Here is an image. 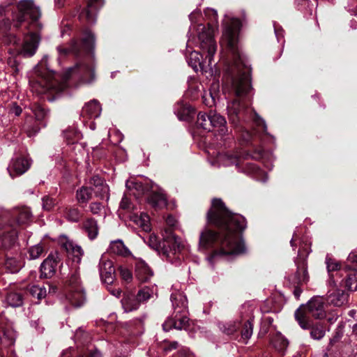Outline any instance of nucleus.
Instances as JSON below:
<instances>
[{"label":"nucleus","instance_id":"f257e3e1","mask_svg":"<svg viewBox=\"0 0 357 357\" xmlns=\"http://www.w3.org/2000/svg\"><path fill=\"white\" fill-rule=\"evenodd\" d=\"M222 26L221 45L231 54V61L227 64L222 86L224 93L228 94L227 98L230 99L227 102V115L230 123L240 133L241 139L247 144L253 137L245 128V124L252 121L255 126L265 133L267 126L264 120L250 108L253 95L250 69L238 47V33L242 23L238 19L226 15Z\"/></svg>","mask_w":357,"mask_h":357},{"label":"nucleus","instance_id":"f03ea898","mask_svg":"<svg viewBox=\"0 0 357 357\" xmlns=\"http://www.w3.org/2000/svg\"><path fill=\"white\" fill-rule=\"evenodd\" d=\"M206 219L207 223L215 227L219 231L206 227L200 234L199 244L202 247L215 248L214 257L245 252V246L241 235L247 226L243 216L230 212L220 199H213Z\"/></svg>","mask_w":357,"mask_h":357},{"label":"nucleus","instance_id":"7ed1b4c3","mask_svg":"<svg viewBox=\"0 0 357 357\" xmlns=\"http://www.w3.org/2000/svg\"><path fill=\"white\" fill-rule=\"evenodd\" d=\"M94 36L89 31L83 33L81 41L72 39L68 44H62L56 47L58 61L61 62L68 56L73 55L78 59L75 66L70 68L63 75V79L76 77L82 82L89 83L94 79Z\"/></svg>","mask_w":357,"mask_h":357},{"label":"nucleus","instance_id":"20e7f679","mask_svg":"<svg viewBox=\"0 0 357 357\" xmlns=\"http://www.w3.org/2000/svg\"><path fill=\"white\" fill-rule=\"evenodd\" d=\"M197 45L203 54H206L205 59H203V55L199 52L195 50L191 51L187 57L189 66L195 72L201 70L206 73L212 70L213 56L217 50V45L214 38L211 37V31L199 32Z\"/></svg>","mask_w":357,"mask_h":357},{"label":"nucleus","instance_id":"39448f33","mask_svg":"<svg viewBox=\"0 0 357 357\" xmlns=\"http://www.w3.org/2000/svg\"><path fill=\"white\" fill-rule=\"evenodd\" d=\"M296 242L299 243L298 256L294 259L296 271L294 275L289 276L288 279L294 284L302 285L309 280L307 257L311 251L310 243L305 237L301 238L297 234L294 233L290 241L291 246L294 248L296 247Z\"/></svg>","mask_w":357,"mask_h":357},{"label":"nucleus","instance_id":"423d86ee","mask_svg":"<svg viewBox=\"0 0 357 357\" xmlns=\"http://www.w3.org/2000/svg\"><path fill=\"white\" fill-rule=\"evenodd\" d=\"M168 225L163 231L162 241L156 245V249L167 260L173 263V257L179 259L178 252L183 247L181 239L173 234V227L176 225V220L172 215H168L166 218Z\"/></svg>","mask_w":357,"mask_h":357},{"label":"nucleus","instance_id":"0eeeda50","mask_svg":"<svg viewBox=\"0 0 357 357\" xmlns=\"http://www.w3.org/2000/svg\"><path fill=\"white\" fill-rule=\"evenodd\" d=\"M326 315L325 300L320 296L312 298L305 305H301L294 313L296 320L305 330L310 328V317L321 319Z\"/></svg>","mask_w":357,"mask_h":357},{"label":"nucleus","instance_id":"6e6552de","mask_svg":"<svg viewBox=\"0 0 357 357\" xmlns=\"http://www.w3.org/2000/svg\"><path fill=\"white\" fill-rule=\"evenodd\" d=\"M17 9L19 14L15 24L16 29L20 28L27 20H30L29 22V26H33L36 29L42 28L41 24L38 22L40 17V10L35 6L32 0H20L17 3Z\"/></svg>","mask_w":357,"mask_h":357},{"label":"nucleus","instance_id":"1a4fd4ad","mask_svg":"<svg viewBox=\"0 0 357 357\" xmlns=\"http://www.w3.org/2000/svg\"><path fill=\"white\" fill-rule=\"evenodd\" d=\"M216 162H218L219 165L225 167L234 165L238 171H243L248 174H257L261 173V169L255 163L247 162L243 164L241 155L237 153H219L216 158Z\"/></svg>","mask_w":357,"mask_h":357},{"label":"nucleus","instance_id":"9d476101","mask_svg":"<svg viewBox=\"0 0 357 357\" xmlns=\"http://www.w3.org/2000/svg\"><path fill=\"white\" fill-rule=\"evenodd\" d=\"M31 109L35 116L36 123L32 125L26 121L24 126V130L30 137L36 135L41 127L46 126L49 115L48 111L38 103L33 104Z\"/></svg>","mask_w":357,"mask_h":357},{"label":"nucleus","instance_id":"9b49d317","mask_svg":"<svg viewBox=\"0 0 357 357\" xmlns=\"http://www.w3.org/2000/svg\"><path fill=\"white\" fill-rule=\"evenodd\" d=\"M10 218L15 222V224L10 223V220L6 217L0 216V219L3 220L4 221V225H11L15 229H16L17 237V227L28 225L32 220V213L29 207H16L12 211Z\"/></svg>","mask_w":357,"mask_h":357},{"label":"nucleus","instance_id":"f8f14e48","mask_svg":"<svg viewBox=\"0 0 357 357\" xmlns=\"http://www.w3.org/2000/svg\"><path fill=\"white\" fill-rule=\"evenodd\" d=\"M0 219V252L14 248L17 239V231L11 225H4Z\"/></svg>","mask_w":357,"mask_h":357},{"label":"nucleus","instance_id":"ddd939ff","mask_svg":"<svg viewBox=\"0 0 357 357\" xmlns=\"http://www.w3.org/2000/svg\"><path fill=\"white\" fill-rule=\"evenodd\" d=\"M40 37L37 33L31 31L24 36V43L18 54L24 57H31L38 49Z\"/></svg>","mask_w":357,"mask_h":357},{"label":"nucleus","instance_id":"4468645a","mask_svg":"<svg viewBox=\"0 0 357 357\" xmlns=\"http://www.w3.org/2000/svg\"><path fill=\"white\" fill-rule=\"evenodd\" d=\"M31 166V161L24 156H16L13 158L8 167L7 170L11 178H14L24 174Z\"/></svg>","mask_w":357,"mask_h":357},{"label":"nucleus","instance_id":"2eb2a0df","mask_svg":"<svg viewBox=\"0 0 357 357\" xmlns=\"http://www.w3.org/2000/svg\"><path fill=\"white\" fill-rule=\"evenodd\" d=\"M86 185L91 187L96 197L100 199L109 198V187L105 181L98 175L93 176L86 182Z\"/></svg>","mask_w":357,"mask_h":357},{"label":"nucleus","instance_id":"dca6fc26","mask_svg":"<svg viewBox=\"0 0 357 357\" xmlns=\"http://www.w3.org/2000/svg\"><path fill=\"white\" fill-rule=\"evenodd\" d=\"M104 0H89L87 7L79 14V18L85 19L88 23L96 22L97 10L103 6Z\"/></svg>","mask_w":357,"mask_h":357},{"label":"nucleus","instance_id":"f3484780","mask_svg":"<svg viewBox=\"0 0 357 357\" xmlns=\"http://www.w3.org/2000/svg\"><path fill=\"white\" fill-rule=\"evenodd\" d=\"M59 261L60 258L58 254H50L40 266L41 275L45 278H51L54 274Z\"/></svg>","mask_w":357,"mask_h":357},{"label":"nucleus","instance_id":"a211bd4d","mask_svg":"<svg viewBox=\"0 0 357 357\" xmlns=\"http://www.w3.org/2000/svg\"><path fill=\"white\" fill-rule=\"evenodd\" d=\"M204 15L208 19L207 27L203 24L200 23L197 24V31L199 32H208L209 30L211 31V37L213 38V33L217 28L218 22V13L217 11L212 8H207L204 10Z\"/></svg>","mask_w":357,"mask_h":357},{"label":"nucleus","instance_id":"6ab92c4d","mask_svg":"<svg viewBox=\"0 0 357 357\" xmlns=\"http://www.w3.org/2000/svg\"><path fill=\"white\" fill-rule=\"evenodd\" d=\"M211 120L212 131L215 129L218 132V135H219L221 139H223L228 135V129L226 126L227 122L222 116L215 112L211 111Z\"/></svg>","mask_w":357,"mask_h":357},{"label":"nucleus","instance_id":"aec40b11","mask_svg":"<svg viewBox=\"0 0 357 357\" xmlns=\"http://www.w3.org/2000/svg\"><path fill=\"white\" fill-rule=\"evenodd\" d=\"M15 331L9 325H3V321L0 320V343L4 347H9L14 344L15 341Z\"/></svg>","mask_w":357,"mask_h":357},{"label":"nucleus","instance_id":"412c9836","mask_svg":"<svg viewBox=\"0 0 357 357\" xmlns=\"http://www.w3.org/2000/svg\"><path fill=\"white\" fill-rule=\"evenodd\" d=\"M66 300L69 303L75 307L82 306L86 301V295L84 289H73L65 291Z\"/></svg>","mask_w":357,"mask_h":357},{"label":"nucleus","instance_id":"4be33fe9","mask_svg":"<svg viewBox=\"0 0 357 357\" xmlns=\"http://www.w3.org/2000/svg\"><path fill=\"white\" fill-rule=\"evenodd\" d=\"M16 247H17V242L15 243V245L14 248L12 249L7 250V251H1V252H6L5 257V268L11 273H15L18 272L21 267H22V263L20 261V259L17 257V254L15 255V256H9L8 252L10 250L16 251Z\"/></svg>","mask_w":357,"mask_h":357},{"label":"nucleus","instance_id":"5701e85b","mask_svg":"<svg viewBox=\"0 0 357 357\" xmlns=\"http://www.w3.org/2000/svg\"><path fill=\"white\" fill-rule=\"evenodd\" d=\"M153 275V271L144 261L139 259L135 263V276L142 282L148 281Z\"/></svg>","mask_w":357,"mask_h":357},{"label":"nucleus","instance_id":"b1692460","mask_svg":"<svg viewBox=\"0 0 357 357\" xmlns=\"http://www.w3.org/2000/svg\"><path fill=\"white\" fill-rule=\"evenodd\" d=\"M190 20L191 21V26L189 29V33H190V36L187 43V49L188 51L190 52V48L191 47V45L193 43V40L195 39V32H196L198 36L197 31V25L196 24L199 22L202 18V14L200 10L196 9L192 11L189 15Z\"/></svg>","mask_w":357,"mask_h":357},{"label":"nucleus","instance_id":"393cba45","mask_svg":"<svg viewBox=\"0 0 357 357\" xmlns=\"http://www.w3.org/2000/svg\"><path fill=\"white\" fill-rule=\"evenodd\" d=\"M62 246L72 258L73 262L77 264L80 263L84 255V251L80 246L68 240L63 243Z\"/></svg>","mask_w":357,"mask_h":357},{"label":"nucleus","instance_id":"a878e982","mask_svg":"<svg viewBox=\"0 0 357 357\" xmlns=\"http://www.w3.org/2000/svg\"><path fill=\"white\" fill-rule=\"evenodd\" d=\"M171 301L174 310V314H176V317H178V314L188 311L187 298L181 293L172 294Z\"/></svg>","mask_w":357,"mask_h":357},{"label":"nucleus","instance_id":"bb28decb","mask_svg":"<svg viewBox=\"0 0 357 357\" xmlns=\"http://www.w3.org/2000/svg\"><path fill=\"white\" fill-rule=\"evenodd\" d=\"M73 289H84L82 285L79 273L77 266H75L73 270H71L65 284V291H70Z\"/></svg>","mask_w":357,"mask_h":357},{"label":"nucleus","instance_id":"cd10ccee","mask_svg":"<svg viewBox=\"0 0 357 357\" xmlns=\"http://www.w3.org/2000/svg\"><path fill=\"white\" fill-rule=\"evenodd\" d=\"M348 294L343 290L336 289L328 292L327 301L335 306H342L347 302Z\"/></svg>","mask_w":357,"mask_h":357},{"label":"nucleus","instance_id":"c85d7f7f","mask_svg":"<svg viewBox=\"0 0 357 357\" xmlns=\"http://www.w3.org/2000/svg\"><path fill=\"white\" fill-rule=\"evenodd\" d=\"M101 107L97 100H92L86 103L82 108L81 115L83 117L87 116L89 119H96L100 115Z\"/></svg>","mask_w":357,"mask_h":357},{"label":"nucleus","instance_id":"c756f323","mask_svg":"<svg viewBox=\"0 0 357 357\" xmlns=\"http://www.w3.org/2000/svg\"><path fill=\"white\" fill-rule=\"evenodd\" d=\"M149 203L155 208H162L167 204V199L165 194L160 190L158 192L153 191L149 198Z\"/></svg>","mask_w":357,"mask_h":357},{"label":"nucleus","instance_id":"7c9ffc66","mask_svg":"<svg viewBox=\"0 0 357 357\" xmlns=\"http://www.w3.org/2000/svg\"><path fill=\"white\" fill-rule=\"evenodd\" d=\"M40 76L42 78L41 84L44 88L42 92H45L56 87V82L55 79L56 74L54 71L47 70L46 72H41Z\"/></svg>","mask_w":357,"mask_h":357},{"label":"nucleus","instance_id":"2f4dec72","mask_svg":"<svg viewBox=\"0 0 357 357\" xmlns=\"http://www.w3.org/2000/svg\"><path fill=\"white\" fill-rule=\"evenodd\" d=\"M59 211L70 222H77L81 218L80 211L75 206H61Z\"/></svg>","mask_w":357,"mask_h":357},{"label":"nucleus","instance_id":"473e14b6","mask_svg":"<svg viewBox=\"0 0 357 357\" xmlns=\"http://www.w3.org/2000/svg\"><path fill=\"white\" fill-rule=\"evenodd\" d=\"M130 219L144 231H151L150 218L146 213H141L140 215L134 213L130 215Z\"/></svg>","mask_w":357,"mask_h":357},{"label":"nucleus","instance_id":"72a5a7b5","mask_svg":"<svg viewBox=\"0 0 357 357\" xmlns=\"http://www.w3.org/2000/svg\"><path fill=\"white\" fill-rule=\"evenodd\" d=\"M126 186L131 193L136 197L142 196L147 190V185L138 181H128Z\"/></svg>","mask_w":357,"mask_h":357},{"label":"nucleus","instance_id":"f704fd0d","mask_svg":"<svg viewBox=\"0 0 357 357\" xmlns=\"http://www.w3.org/2000/svg\"><path fill=\"white\" fill-rule=\"evenodd\" d=\"M109 251L114 254L123 257H127L130 255V250L121 240H116L111 242Z\"/></svg>","mask_w":357,"mask_h":357},{"label":"nucleus","instance_id":"c9c22d12","mask_svg":"<svg viewBox=\"0 0 357 357\" xmlns=\"http://www.w3.org/2000/svg\"><path fill=\"white\" fill-rule=\"evenodd\" d=\"M84 229L91 240L95 239L98 234V227L93 218L87 219L83 225Z\"/></svg>","mask_w":357,"mask_h":357},{"label":"nucleus","instance_id":"e433bc0d","mask_svg":"<svg viewBox=\"0 0 357 357\" xmlns=\"http://www.w3.org/2000/svg\"><path fill=\"white\" fill-rule=\"evenodd\" d=\"M4 302L10 307H17L22 305L23 298L19 292L9 291L6 293Z\"/></svg>","mask_w":357,"mask_h":357},{"label":"nucleus","instance_id":"4c0bfd02","mask_svg":"<svg viewBox=\"0 0 357 357\" xmlns=\"http://www.w3.org/2000/svg\"><path fill=\"white\" fill-rule=\"evenodd\" d=\"M92 197V190L88 185L82 186L76 192V199L80 204H86Z\"/></svg>","mask_w":357,"mask_h":357},{"label":"nucleus","instance_id":"58836bf2","mask_svg":"<svg viewBox=\"0 0 357 357\" xmlns=\"http://www.w3.org/2000/svg\"><path fill=\"white\" fill-rule=\"evenodd\" d=\"M211 112L208 114L199 112L197 115V125L198 127L208 132L212 131Z\"/></svg>","mask_w":357,"mask_h":357},{"label":"nucleus","instance_id":"ea45409f","mask_svg":"<svg viewBox=\"0 0 357 357\" xmlns=\"http://www.w3.org/2000/svg\"><path fill=\"white\" fill-rule=\"evenodd\" d=\"M157 294V287L155 286H145L142 288L137 293V300L140 302H144L152 298Z\"/></svg>","mask_w":357,"mask_h":357},{"label":"nucleus","instance_id":"a19ab883","mask_svg":"<svg viewBox=\"0 0 357 357\" xmlns=\"http://www.w3.org/2000/svg\"><path fill=\"white\" fill-rule=\"evenodd\" d=\"M310 337L316 340L322 339L326 333V328L323 324L318 322L312 324L310 321Z\"/></svg>","mask_w":357,"mask_h":357},{"label":"nucleus","instance_id":"79ce46f5","mask_svg":"<svg viewBox=\"0 0 357 357\" xmlns=\"http://www.w3.org/2000/svg\"><path fill=\"white\" fill-rule=\"evenodd\" d=\"M140 301L137 297L133 296H127L121 300L122 306L125 312H130L137 310L139 307Z\"/></svg>","mask_w":357,"mask_h":357},{"label":"nucleus","instance_id":"37998d69","mask_svg":"<svg viewBox=\"0 0 357 357\" xmlns=\"http://www.w3.org/2000/svg\"><path fill=\"white\" fill-rule=\"evenodd\" d=\"M272 343L275 349L282 354H284V351L289 344L288 340L280 333L276 334L272 340Z\"/></svg>","mask_w":357,"mask_h":357},{"label":"nucleus","instance_id":"c03bdc74","mask_svg":"<svg viewBox=\"0 0 357 357\" xmlns=\"http://www.w3.org/2000/svg\"><path fill=\"white\" fill-rule=\"evenodd\" d=\"M63 135L68 144H74L82 137L81 133L75 128H69L66 130Z\"/></svg>","mask_w":357,"mask_h":357},{"label":"nucleus","instance_id":"a18cd8bd","mask_svg":"<svg viewBox=\"0 0 357 357\" xmlns=\"http://www.w3.org/2000/svg\"><path fill=\"white\" fill-rule=\"evenodd\" d=\"M240 326L238 321H229L227 323H219L218 327L221 331L227 335L234 334Z\"/></svg>","mask_w":357,"mask_h":357},{"label":"nucleus","instance_id":"49530a36","mask_svg":"<svg viewBox=\"0 0 357 357\" xmlns=\"http://www.w3.org/2000/svg\"><path fill=\"white\" fill-rule=\"evenodd\" d=\"M188 311L185 312H182L178 314V317H176V314H174V328L182 330L185 329L186 326L188 324L189 319L187 316Z\"/></svg>","mask_w":357,"mask_h":357},{"label":"nucleus","instance_id":"de8ad7c7","mask_svg":"<svg viewBox=\"0 0 357 357\" xmlns=\"http://www.w3.org/2000/svg\"><path fill=\"white\" fill-rule=\"evenodd\" d=\"M30 294L38 299L45 298L47 295V290L44 286L32 285L29 287Z\"/></svg>","mask_w":357,"mask_h":357},{"label":"nucleus","instance_id":"09e8293b","mask_svg":"<svg viewBox=\"0 0 357 357\" xmlns=\"http://www.w3.org/2000/svg\"><path fill=\"white\" fill-rule=\"evenodd\" d=\"M100 277L103 283L107 285L112 284L114 282L116 277L114 267L110 268L107 272L100 273Z\"/></svg>","mask_w":357,"mask_h":357},{"label":"nucleus","instance_id":"8fccbe9b","mask_svg":"<svg viewBox=\"0 0 357 357\" xmlns=\"http://www.w3.org/2000/svg\"><path fill=\"white\" fill-rule=\"evenodd\" d=\"M253 331V324L252 319L247 320L241 331V338L245 340V342L250 339L252 335Z\"/></svg>","mask_w":357,"mask_h":357},{"label":"nucleus","instance_id":"3c124183","mask_svg":"<svg viewBox=\"0 0 357 357\" xmlns=\"http://www.w3.org/2000/svg\"><path fill=\"white\" fill-rule=\"evenodd\" d=\"M114 266L113 261L107 258L106 255H102L99 262V272H107Z\"/></svg>","mask_w":357,"mask_h":357},{"label":"nucleus","instance_id":"603ef678","mask_svg":"<svg viewBox=\"0 0 357 357\" xmlns=\"http://www.w3.org/2000/svg\"><path fill=\"white\" fill-rule=\"evenodd\" d=\"M43 208L45 211H51L56 204L57 202L55 199L46 195L42 198Z\"/></svg>","mask_w":357,"mask_h":357},{"label":"nucleus","instance_id":"864d4df0","mask_svg":"<svg viewBox=\"0 0 357 357\" xmlns=\"http://www.w3.org/2000/svg\"><path fill=\"white\" fill-rule=\"evenodd\" d=\"M44 249L40 244L36 245L30 248L29 250V258L31 259H36L39 258L43 253Z\"/></svg>","mask_w":357,"mask_h":357},{"label":"nucleus","instance_id":"5fc2aeb1","mask_svg":"<svg viewBox=\"0 0 357 357\" xmlns=\"http://www.w3.org/2000/svg\"><path fill=\"white\" fill-rule=\"evenodd\" d=\"M326 264L329 273L340 268V264L328 256L326 258Z\"/></svg>","mask_w":357,"mask_h":357},{"label":"nucleus","instance_id":"6e6d98bb","mask_svg":"<svg viewBox=\"0 0 357 357\" xmlns=\"http://www.w3.org/2000/svg\"><path fill=\"white\" fill-rule=\"evenodd\" d=\"M345 284L348 289L351 291L357 290V278L356 275H349L346 279Z\"/></svg>","mask_w":357,"mask_h":357},{"label":"nucleus","instance_id":"4d7b16f0","mask_svg":"<svg viewBox=\"0 0 357 357\" xmlns=\"http://www.w3.org/2000/svg\"><path fill=\"white\" fill-rule=\"evenodd\" d=\"M119 272L121 277V278L127 282H130L132 279V274L131 271L123 266H120L119 268Z\"/></svg>","mask_w":357,"mask_h":357},{"label":"nucleus","instance_id":"13d9d810","mask_svg":"<svg viewBox=\"0 0 357 357\" xmlns=\"http://www.w3.org/2000/svg\"><path fill=\"white\" fill-rule=\"evenodd\" d=\"M4 43L7 45H19L20 39L17 38L15 35L8 33L4 37Z\"/></svg>","mask_w":357,"mask_h":357},{"label":"nucleus","instance_id":"bf43d9fd","mask_svg":"<svg viewBox=\"0 0 357 357\" xmlns=\"http://www.w3.org/2000/svg\"><path fill=\"white\" fill-rule=\"evenodd\" d=\"M102 207V204L100 202H91L89 205V210L93 214H99L101 212Z\"/></svg>","mask_w":357,"mask_h":357},{"label":"nucleus","instance_id":"052dcab7","mask_svg":"<svg viewBox=\"0 0 357 357\" xmlns=\"http://www.w3.org/2000/svg\"><path fill=\"white\" fill-rule=\"evenodd\" d=\"M79 357H101V354L97 350L87 349L83 351Z\"/></svg>","mask_w":357,"mask_h":357},{"label":"nucleus","instance_id":"680f3d73","mask_svg":"<svg viewBox=\"0 0 357 357\" xmlns=\"http://www.w3.org/2000/svg\"><path fill=\"white\" fill-rule=\"evenodd\" d=\"M121 209L129 211L132 208V203L128 197L126 196L123 197L120 203Z\"/></svg>","mask_w":357,"mask_h":357},{"label":"nucleus","instance_id":"e2e57ef3","mask_svg":"<svg viewBox=\"0 0 357 357\" xmlns=\"http://www.w3.org/2000/svg\"><path fill=\"white\" fill-rule=\"evenodd\" d=\"M172 328H174V319L169 318L162 324V328L165 331H168Z\"/></svg>","mask_w":357,"mask_h":357},{"label":"nucleus","instance_id":"0e129e2a","mask_svg":"<svg viewBox=\"0 0 357 357\" xmlns=\"http://www.w3.org/2000/svg\"><path fill=\"white\" fill-rule=\"evenodd\" d=\"M263 153L261 149L255 151L252 154L247 153L245 155V158H251L255 160H259L262 157Z\"/></svg>","mask_w":357,"mask_h":357},{"label":"nucleus","instance_id":"69168bd1","mask_svg":"<svg viewBox=\"0 0 357 357\" xmlns=\"http://www.w3.org/2000/svg\"><path fill=\"white\" fill-rule=\"evenodd\" d=\"M347 262L357 265V251H353L349 255Z\"/></svg>","mask_w":357,"mask_h":357},{"label":"nucleus","instance_id":"338daca9","mask_svg":"<svg viewBox=\"0 0 357 357\" xmlns=\"http://www.w3.org/2000/svg\"><path fill=\"white\" fill-rule=\"evenodd\" d=\"M40 324H43V320H41L40 319H38V320L36 321H32L31 324L33 327H35V328L39 332V333H43V331H44V327L43 326H40Z\"/></svg>","mask_w":357,"mask_h":357},{"label":"nucleus","instance_id":"774afa93","mask_svg":"<svg viewBox=\"0 0 357 357\" xmlns=\"http://www.w3.org/2000/svg\"><path fill=\"white\" fill-rule=\"evenodd\" d=\"M178 347V342L176 341L170 342L168 345L165 346L164 349L165 351H171L172 349H176Z\"/></svg>","mask_w":357,"mask_h":357}]
</instances>
